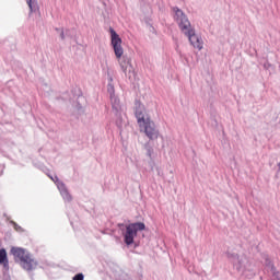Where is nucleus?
Masks as SVG:
<instances>
[{"mask_svg":"<svg viewBox=\"0 0 280 280\" xmlns=\"http://www.w3.org/2000/svg\"><path fill=\"white\" fill-rule=\"evenodd\" d=\"M26 3L28 5L31 12H33L34 11V7L32 5V0H26Z\"/></svg>","mask_w":280,"mask_h":280,"instance_id":"9d476101","label":"nucleus"},{"mask_svg":"<svg viewBox=\"0 0 280 280\" xmlns=\"http://www.w3.org/2000/svg\"><path fill=\"white\" fill-rule=\"evenodd\" d=\"M11 254L13 255L15 261H19L23 270H27V272L36 270L38 261L34 259V257L32 256V254H30V252H27V249L23 247H12Z\"/></svg>","mask_w":280,"mask_h":280,"instance_id":"20e7f679","label":"nucleus"},{"mask_svg":"<svg viewBox=\"0 0 280 280\" xmlns=\"http://www.w3.org/2000/svg\"><path fill=\"white\" fill-rule=\"evenodd\" d=\"M136 118L138 121V126L142 132H144L145 137L150 139L151 141H154V139H159V131L156 130V125L152 119H150V116L145 114V106L141 104V102L136 103Z\"/></svg>","mask_w":280,"mask_h":280,"instance_id":"f257e3e1","label":"nucleus"},{"mask_svg":"<svg viewBox=\"0 0 280 280\" xmlns=\"http://www.w3.org/2000/svg\"><path fill=\"white\" fill-rule=\"evenodd\" d=\"M109 34H110V45L114 49L116 60H118V65H120L121 70L126 73V71H128V66L130 65V59L124 56L121 37H119V34H117V32H115L113 27L109 28Z\"/></svg>","mask_w":280,"mask_h":280,"instance_id":"7ed1b4c3","label":"nucleus"},{"mask_svg":"<svg viewBox=\"0 0 280 280\" xmlns=\"http://www.w3.org/2000/svg\"><path fill=\"white\" fill-rule=\"evenodd\" d=\"M108 91L110 93L112 107L114 108V110H117V112L121 110V103L119 101V97L115 95V86L109 84Z\"/></svg>","mask_w":280,"mask_h":280,"instance_id":"423d86ee","label":"nucleus"},{"mask_svg":"<svg viewBox=\"0 0 280 280\" xmlns=\"http://www.w3.org/2000/svg\"><path fill=\"white\" fill-rule=\"evenodd\" d=\"M139 231H145V223L136 222L126 225L124 238L127 246H132V244H135V237H137V233H139Z\"/></svg>","mask_w":280,"mask_h":280,"instance_id":"39448f33","label":"nucleus"},{"mask_svg":"<svg viewBox=\"0 0 280 280\" xmlns=\"http://www.w3.org/2000/svg\"><path fill=\"white\" fill-rule=\"evenodd\" d=\"M72 280H84V275L83 273H78L75 275Z\"/></svg>","mask_w":280,"mask_h":280,"instance_id":"1a4fd4ad","label":"nucleus"},{"mask_svg":"<svg viewBox=\"0 0 280 280\" xmlns=\"http://www.w3.org/2000/svg\"><path fill=\"white\" fill-rule=\"evenodd\" d=\"M175 10V21L183 34L187 36L189 39L190 45L195 47V49H202V39L196 35V30L191 27V22H189V19H187V15L183 13L180 9H174Z\"/></svg>","mask_w":280,"mask_h":280,"instance_id":"f03ea898","label":"nucleus"},{"mask_svg":"<svg viewBox=\"0 0 280 280\" xmlns=\"http://www.w3.org/2000/svg\"><path fill=\"white\" fill-rule=\"evenodd\" d=\"M61 38L65 40V32L61 33Z\"/></svg>","mask_w":280,"mask_h":280,"instance_id":"9b49d317","label":"nucleus"},{"mask_svg":"<svg viewBox=\"0 0 280 280\" xmlns=\"http://www.w3.org/2000/svg\"><path fill=\"white\" fill-rule=\"evenodd\" d=\"M8 261V252L5 249H0V265L5 264Z\"/></svg>","mask_w":280,"mask_h":280,"instance_id":"6e6552de","label":"nucleus"},{"mask_svg":"<svg viewBox=\"0 0 280 280\" xmlns=\"http://www.w3.org/2000/svg\"><path fill=\"white\" fill-rule=\"evenodd\" d=\"M60 194L66 202H71V200H73V197H71V194H69V190H67L66 187L61 188Z\"/></svg>","mask_w":280,"mask_h":280,"instance_id":"0eeeda50","label":"nucleus"}]
</instances>
